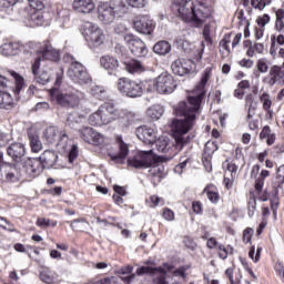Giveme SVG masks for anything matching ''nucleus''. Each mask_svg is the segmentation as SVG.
<instances>
[{
  "label": "nucleus",
  "mask_w": 284,
  "mask_h": 284,
  "mask_svg": "<svg viewBox=\"0 0 284 284\" xmlns=\"http://www.w3.org/2000/svg\"><path fill=\"white\" fill-rule=\"evenodd\" d=\"M153 52L160 57H165V54L172 52V44L165 40H161L154 44Z\"/></svg>",
  "instance_id": "4c0bfd02"
},
{
  "label": "nucleus",
  "mask_w": 284,
  "mask_h": 284,
  "mask_svg": "<svg viewBox=\"0 0 284 284\" xmlns=\"http://www.w3.org/2000/svg\"><path fill=\"white\" fill-rule=\"evenodd\" d=\"M51 101H55L61 108H79L81 99L74 91H61L57 88H53L49 91Z\"/></svg>",
  "instance_id": "9d476101"
},
{
  "label": "nucleus",
  "mask_w": 284,
  "mask_h": 284,
  "mask_svg": "<svg viewBox=\"0 0 284 284\" xmlns=\"http://www.w3.org/2000/svg\"><path fill=\"white\" fill-rule=\"evenodd\" d=\"M148 176L153 185H159V183H161V181H163V178L165 176V166L161 164H153V166L151 165Z\"/></svg>",
  "instance_id": "c85d7f7f"
},
{
  "label": "nucleus",
  "mask_w": 284,
  "mask_h": 284,
  "mask_svg": "<svg viewBox=\"0 0 284 284\" xmlns=\"http://www.w3.org/2000/svg\"><path fill=\"white\" fill-rule=\"evenodd\" d=\"M116 16V11L114 7H111L108 2H101L98 6V19L105 26L112 23L114 21V17Z\"/></svg>",
  "instance_id": "b1692460"
},
{
  "label": "nucleus",
  "mask_w": 284,
  "mask_h": 284,
  "mask_svg": "<svg viewBox=\"0 0 284 284\" xmlns=\"http://www.w3.org/2000/svg\"><path fill=\"white\" fill-rule=\"evenodd\" d=\"M100 65L109 72V74H114L119 70V60L112 55H102L100 58Z\"/></svg>",
  "instance_id": "c756f323"
},
{
  "label": "nucleus",
  "mask_w": 284,
  "mask_h": 284,
  "mask_svg": "<svg viewBox=\"0 0 284 284\" xmlns=\"http://www.w3.org/2000/svg\"><path fill=\"white\" fill-rule=\"evenodd\" d=\"M118 90L124 97H130L131 99H136L143 97L145 91V84L141 80H132L130 78H120L118 80Z\"/></svg>",
  "instance_id": "1a4fd4ad"
},
{
  "label": "nucleus",
  "mask_w": 284,
  "mask_h": 284,
  "mask_svg": "<svg viewBox=\"0 0 284 284\" xmlns=\"http://www.w3.org/2000/svg\"><path fill=\"white\" fill-rule=\"evenodd\" d=\"M132 272H134V266H132L130 264L126 266H122L118 271V274H120L122 276L121 277L122 283L132 284L134 282V278H136V276H139V274H136V271H135V273H132ZM126 274H129V275L125 276Z\"/></svg>",
  "instance_id": "c9c22d12"
},
{
  "label": "nucleus",
  "mask_w": 284,
  "mask_h": 284,
  "mask_svg": "<svg viewBox=\"0 0 284 284\" xmlns=\"http://www.w3.org/2000/svg\"><path fill=\"white\" fill-rule=\"evenodd\" d=\"M51 12L43 10L33 11L30 14V19L34 26H50V21H52V19H55V21L61 19H63V21H70V13H68V10L59 8L57 4L51 7Z\"/></svg>",
  "instance_id": "423d86ee"
},
{
  "label": "nucleus",
  "mask_w": 284,
  "mask_h": 284,
  "mask_svg": "<svg viewBox=\"0 0 284 284\" xmlns=\"http://www.w3.org/2000/svg\"><path fill=\"white\" fill-rule=\"evenodd\" d=\"M155 90L159 94H172L176 90V80L170 73H161L155 80Z\"/></svg>",
  "instance_id": "4468645a"
},
{
  "label": "nucleus",
  "mask_w": 284,
  "mask_h": 284,
  "mask_svg": "<svg viewBox=\"0 0 284 284\" xmlns=\"http://www.w3.org/2000/svg\"><path fill=\"white\" fill-rule=\"evenodd\" d=\"M28 136L31 152H33L34 154H39V152L43 150V143H41V140L36 133H28Z\"/></svg>",
  "instance_id": "79ce46f5"
},
{
  "label": "nucleus",
  "mask_w": 284,
  "mask_h": 284,
  "mask_svg": "<svg viewBox=\"0 0 284 284\" xmlns=\"http://www.w3.org/2000/svg\"><path fill=\"white\" fill-rule=\"evenodd\" d=\"M7 154L14 163H21L27 154L26 144L13 142L7 146Z\"/></svg>",
  "instance_id": "a878e982"
},
{
  "label": "nucleus",
  "mask_w": 284,
  "mask_h": 284,
  "mask_svg": "<svg viewBox=\"0 0 284 284\" xmlns=\"http://www.w3.org/2000/svg\"><path fill=\"white\" fill-rule=\"evenodd\" d=\"M67 74L71 78L73 83H79L80 85L90 83V81H92V79L90 78V73H88L85 67H83V64L78 61L71 62Z\"/></svg>",
  "instance_id": "f8f14e48"
},
{
  "label": "nucleus",
  "mask_w": 284,
  "mask_h": 284,
  "mask_svg": "<svg viewBox=\"0 0 284 284\" xmlns=\"http://www.w3.org/2000/svg\"><path fill=\"white\" fill-rule=\"evenodd\" d=\"M43 139L50 145H63V143H68V131L59 129V126H48L43 132Z\"/></svg>",
  "instance_id": "ddd939ff"
},
{
  "label": "nucleus",
  "mask_w": 284,
  "mask_h": 284,
  "mask_svg": "<svg viewBox=\"0 0 284 284\" xmlns=\"http://www.w3.org/2000/svg\"><path fill=\"white\" fill-rule=\"evenodd\" d=\"M136 115L132 111L125 109H118L116 121H121L124 128H130L134 123Z\"/></svg>",
  "instance_id": "72a5a7b5"
},
{
  "label": "nucleus",
  "mask_w": 284,
  "mask_h": 284,
  "mask_svg": "<svg viewBox=\"0 0 284 284\" xmlns=\"http://www.w3.org/2000/svg\"><path fill=\"white\" fill-rule=\"evenodd\" d=\"M24 179H34L43 172V165L39 158H28L22 165Z\"/></svg>",
  "instance_id": "a211bd4d"
},
{
  "label": "nucleus",
  "mask_w": 284,
  "mask_h": 284,
  "mask_svg": "<svg viewBox=\"0 0 284 284\" xmlns=\"http://www.w3.org/2000/svg\"><path fill=\"white\" fill-rule=\"evenodd\" d=\"M212 79V67L204 69L202 78L199 84L193 91V95L187 97V102L181 101L173 106V113L175 116H183V120L173 121L174 125V139L175 150H183L194 136L187 135V132L194 128V121H196V114L201 112V103L205 99V87L207 81Z\"/></svg>",
  "instance_id": "f257e3e1"
},
{
  "label": "nucleus",
  "mask_w": 284,
  "mask_h": 284,
  "mask_svg": "<svg viewBox=\"0 0 284 284\" xmlns=\"http://www.w3.org/2000/svg\"><path fill=\"white\" fill-rule=\"evenodd\" d=\"M202 194H206L210 202H212L214 205L221 201V194L219 193V186H216L213 183L206 184L204 190L202 191Z\"/></svg>",
  "instance_id": "f704fd0d"
},
{
  "label": "nucleus",
  "mask_w": 284,
  "mask_h": 284,
  "mask_svg": "<svg viewBox=\"0 0 284 284\" xmlns=\"http://www.w3.org/2000/svg\"><path fill=\"white\" fill-rule=\"evenodd\" d=\"M281 154H284V142H280L275 144L271 151V156L276 158V156H281Z\"/></svg>",
  "instance_id": "0e129e2a"
},
{
  "label": "nucleus",
  "mask_w": 284,
  "mask_h": 284,
  "mask_svg": "<svg viewBox=\"0 0 284 284\" xmlns=\"http://www.w3.org/2000/svg\"><path fill=\"white\" fill-rule=\"evenodd\" d=\"M122 63L129 74H143V72H150V65H148V63L134 58H124Z\"/></svg>",
  "instance_id": "412c9836"
},
{
  "label": "nucleus",
  "mask_w": 284,
  "mask_h": 284,
  "mask_svg": "<svg viewBox=\"0 0 284 284\" xmlns=\"http://www.w3.org/2000/svg\"><path fill=\"white\" fill-rule=\"evenodd\" d=\"M2 108L4 110H8L9 108H12L14 105V102L12 101V97H10V93L2 92Z\"/></svg>",
  "instance_id": "bf43d9fd"
},
{
  "label": "nucleus",
  "mask_w": 284,
  "mask_h": 284,
  "mask_svg": "<svg viewBox=\"0 0 284 284\" xmlns=\"http://www.w3.org/2000/svg\"><path fill=\"white\" fill-rule=\"evenodd\" d=\"M202 163L207 172H212V155L203 153Z\"/></svg>",
  "instance_id": "69168bd1"
},
{
  "label": "nucleus",
  "mask_w": 284,
  "mask_h": 284,
  "mask_svg": "<svg viewBox=\"0 0 284 284\" xmlns=\"http://www.w3.org/2000/svg\"><path fill=\"white\" fill-rule=\"evenodd\" d=\"M68 159H69V163H74L77 159H79V146L77 144H73L71 146Z\"/></svg>",
  "instance_id": "e2e57ef3"
},
{
  "label": "nucleus",
  "mask_w": 284,
  "mask_h": 284,
  "mask_svg": "<svg viewBox=\"0 0 284 284\" xmlns=\"http://www.w3.org/2000/svg\"><path fill=\"white\" fill-rule=\"evenodd\" d=\"M270 207L273 214L274 221L278 219V207H281V197L278 196V190L275 191L273 196L270 199Z\"/></svg>",
  "instance_id": "a19ab883"
},
{
  "label": "nucleus",
  "mask_w": 284,
  "mask_h": 284,
  "mask_svg": "<svg viewBox=\"0 0 284 284\" xmlns=\"http://www.w3.org/2000/svg\"><path fill=\"white\" fill-rule=\"evenodd\" d=\"M95 8L93 0H73L72 2V9L80 14H90Z\"/></svg>",
  "instance_id": "cd10ccee"
},
{
  "label": "nucleus",
  "mask_w": 284,
  "mask_h": 284,
  "mask_svg": "<svg viewBox=\"0 0 284 284\" xmlns=\"http://www.w3.org/2000/svg\"><path fill=\"white\" fill-rule=\"evenodd\" d=\"M223 166L226 168V172H230L232 179H236V173L239 172V165L236 163L225 160Z\"/></svg>",
  "instance_id": "3c124183"
},
{
  "label": "nucleus",
  "mask_w": 284,
  "mask_h": 284,
  "mask_svg": "<svg viewBox=\"0 0 284 284\" xmlns=\"http://www.w3.org/2000/svg\"><path fill=\"white\" fill-rule=\"evenodd\" d=\"M217 252V256L219 258H221L222 261L227 260V257L230 256V254H234V247H232V245H223L220 244L216 248Z\"/></svg>",
  "instance_id": "49530a36"
},
{
  "label": "nucleus",
  "mask_w": 284,
  "mask_h": 284,
  "mask_svg": "<svg viewBox=\"0 0 284 284\" xmlns=\"http://www.w3.org/2000/svg\"><path fill=\"white\" fill-rule=\"evenodd\" d=\"M28 3L33 12L45 10V4L43 3V0H28Z\"/></svg>",
  "instance_id": "13d9d810"
},
{
  "label": "nucleus",
  "mask_w": 284,
  "mask_h": 284,
  "mask_svg": "<svg viewBox=\"0 0 284 284\" xmlns=\"http://www.w3.org/2000/svg\"><path fill=\"white\" fill-rule=\"evenodd\" d=\"M1 170L4 173L7 183H17L18 181H21V179H26L23 171L19 170L17 164L6 163L3 160H1Z\"/></svg>",
  "instance_id": "aec40b11"
},
{
  "label": "nucleus",
  "mask_w": 284,
  "mask_h": 284,
  "mask_svg": "<svg viewBox=\"0 0 284 284\" xmlns=\"http://www.w3.org/2000/svg\"><path fill=\"white\" fill-rule=\"evenodd\" d=\"M272 11L275 13V27L276 32H284V9L276 7L272 8Z\"/></svg>",
  "instance_id": "58836bf2"
},
{
  "label": "nucleus",
  "mask_w": 284,
  "mask_h": 284,
  "mask_svg": "<svg viewBox=\"0 0 284 284\" xmlns=\"http://www.w3.org/2000/svg\"><path fill=\"white\" fill-rule=\"evenodd\" d=\"M225 276L229 278L231 284H241V281H243V274L239 273L235 275L234 278V268L229 267L225 270Z\"/></svg>",
  "instance_id": "09e8293b"
},
{
  "label": "nucleus",
  "mask_w": 284,
  "mask_h": 284,
  "mask_svg": "<svg viewBox=\"0 0 284 284\" xmlns=\"http://www.w3.org/2000/svg\"><path fill=\"white\" fill-rule=\"evenodd\" d=\"M40 161L43 165V170H50L57 165V161L59 160V155L54 151L47 150L40 155Z\"/></svg>",
  "instance_id": "7c9ffc66"
},
{
  "label": "nucleus",
  "mask_w": 284,
  "mask_h": 284,
  "mask_svg": "<svg viewBox=\"0 0 284 284\" xmlns=\"http://www.w3.org/2000/svg\"><path fill=\"white\" fill-rule=\"evenodd\" d=\"M115 145L118 148V153H109V156L113 163L123 165L128 159V154H130V144L125 143L123 135H115Z\"/></svg>",
  "instance_id": "2eb2a0df"
},
{
  "label": "nucleus",
  "mask_w": 284,
  "mask_h": 284,
  "mask_svg": "<svg viewBox=\"0 0 284 284\" xmlns=\"http://www.w3.org/2000/svg\"><path fill=\"white\" fill-rule=\"evenodd\" d=\"M125 41L134 57L141 58L148 55V47L145 45V42L141 40V38L128 34L125 37Z\"/></svg>",
  "instance_id": "6ab92c4d"
},
{
  "label": "nucleus",
  "mask_w": 284,
  "mask_h": 284,
  "mask_svg": "<svg viewBox=\"0 0 284 284\" xmlns=\"http://www.w3.org/2000/svg\"><path fill=\"white\" fill-rule=\"evenodd\" d=\"M81 32L90 50H98L105 45V32L98 24L87 21L81 26Z\"/></svg>",
  "instance_id": "39448f33"
},
{
  "label": "nucleus",
  "mask_w": 284,
  "mask_h": 284,
  "mask_svg": "<svg viewBox=\"0 0 284 284\" xmlns=\"http://www.w3.org/2000/svg\"><path fill=\"white\" fill-rule=\"evenodd\" d=\"M263 83L268 85V88H274V85H283L284 83V70L278 65L271 67L268 74L263 78Z\"/></svg>",
  "instance_id": "4be33fe9"
},
{
  "label": "nucleus",
  "mask_w": 284,
  "mask_h": 284,
  "mask_svg": "<svg viewBox=\"0 0 284 284\" xmlns=\"http://www.w3.org/2000/svg\"><path fill=\"white\" fill-rule=\"evenodd\" d=\"M105 143V135L101 134L97 131H93V135L91 138V145H103Z\"/></svg>",
  "instance_id": "6e6d98bb"
},
{
  "label": "nucleus",
  "mask_w": 284,
  "mask_h": 284,
  "mask_svg": "<svg viewBox=\"0 0 284 284\" xmlns=\"http://www.w3.org/2000/svg\"><path fill=\"white\" fill-rule=\"evenodd\" d=\"M156 163H159V159L152 150L140 151L126 160L128 168H134V170H148V168H152Z\"/></svg>",
  "instance_id": "6e6552de"
},
{
  "label": "nucleus",
  "mask_w": 284,
  "mask_h": 284,
  "mask_svg": "<svg viewBox=\"0 0 284 284\" xmlns=\"http://www.w3.org/2000/svg\"><path fill=\"white\" fill-rule=\"evenodd\" d=\"M10 79H13L16 83L14 94H19L26 88V79L16 71L2 70L1 88H9L11 83Z\"/></svg>",
  "instance_id": "dca6fc26"
},
{
  "label": "nucleus",
  "mask_w": 284,
  "mask_h": 284,
  "mask_svg": "<svg viewBox=\"0 0 284 284\" xmlns=\"http://www.w3.org/2000/svg\"><path fill=\"white\" fill-rule=\"evenodd\" d=\"M174 265L168 262H164L162 266H140L136 268L138 276H155L153 278L154 284H170L168 282V272H172ZM156 274H159L156 276Z\"/></svg>",
  "instance_id": "0eeeda50"
},
{
  "label": "nucleus",
  "mask_w": 284,
  "mask_h": 284,
  "mask_svg": "<svg viewBox=\"0 0 284 284\" xmlns=\"http://www.w3.org/2000/svg\"><path fill=\"white\" fill-rule=\"evenodd\" d=\"M260 103L262 104V109L266 112L265 118L268 120L274 119V111L272 110V95L267 92H263L260 94Z\"/></svg>",
  "instance_id": "2f4dec72"
},
{
  "label": "nucleus",
  "mask_w": 284,
  "mask_h": 284,
  "mask_svg": "<svg viewBox=\"0 0 284 284\" xmlns=\"http://www.w3.org/2000/svg\"><path fill=\"white\" fill-rule=\"evenodd\" d=\"M146 205H149V207H158V205H165V201L158 195H151L146 200Z\"/></svg>",
  "instance_id": "603ef678"
},
{
  "label": "nucleus",
  "mask_w": 284,
  "mask_h": 284,
  "mask_svg": "<svg viewBox=\"0 0 284 284\" xmlns=\"http://www.w3.org/2000/svg\"><path fill=\"white\" fill-rule=\"evenodd\" d=\"M133 28L135 29V32H139L140 34L150 36L154 32L156 23L148 14L138 16L133 20Z\"/></svg>",
  "instance_id": "f3484780"
},
{
  "label": "nucleus",
  "mask_w": 284,
  "mask_h": 284,
  "mask_svg": "<svg viewBox=\"0 0 284 284\" xmlns=\"http://www.w3.org/2000/svg\"><path fill=\"white\" fill-rule=\"evenodd\" d=\"M277 187H283L284 185V165H281L276 172Z\"/></svg>",
  "instance_id": "338daca9"
},
{
  "label": "nucleus",
  "mask_w": 284,
  "mask_h": 284,
  "mask_svg": "<svg viewBox=\"0 0 284 284\" xmlns=\"http://www.w3.org/2000/svg\"><path fill=\"white\" fill-rule=\"evenodd\" d=\"M216 150H219V144H216L214 141H209L204 145L203 154H209L212 156Z\"/></svg>",
  "instance_id": "4d7b16f0"
},
{
  "label": "nucleus",
  "mask_w": 284,
  "mask_h": 284,
  "mask_svg": "<svg viewBox=\"0 0 284 284\" xmlns=\"http://www.w3.org/2000/svg\"><path fill=\"white\" fill-rule=\"evenodd\" d=\"M163 112H165L163 106L160 104H155L146 110V116L151 119V121H159V119L163 116Z\"/></svg>",
  "instance_id": "ea45409f"
},
{
  "label": "nucleus",
  "mask_w": 284,
  "mask_h": 284,
  "mask_svg": "<svg viewBox=\"0 0 284 284\" xmlns=\"http://www.w3.org/2000/svg\"><path fill=\"white\" fill-rule=\"evenodd\" d=\"M135 134L138 139L146 145H154V143H156V139H159L156 131L148 125L136 128Z\"/></svg>",
  "instance_id": "393cba45"
},
{
  "label": "nucleus",
  "mask_w": 284,
  "mask_h": 284,
  "mask_svg": "<svg viewBox=\"0 0 284 284\" xmlns=\"http://www.w3.org/2000/svg\"><path fill=\"white\" fill-rule=\"evenodd\" d=\"M251 6L254 10H260L263 12L267 6H272V0H251Z\"/></svg>",
  "instance_id": "8fccbe9b"
},
{
  "label": "nucleus",
  "mask_w": 284,
  "mask_h": 284,
  "mask_svg": "<svg viewBox=\"0 0 284 284\" xmlns=\"http://www.w3.org/2000/svg\"><path fill=\"white\" fill-rule=\"evenodd\" d=\"M192 163H194V159L192 156L180 158V163L178 165H175V168H174L175 174H181L183 172V170L185 168H187V165H192Z\"/></svg>",
  "instance_id": "de8ad7c7"
},
{
  "label": "nucleus",
  "mask_w": 284,
  "mask_h": 284,
  "mask_svg": "<svg viewBox=\"0 0 284 284\" xmlns=\"http://www.w3.org/2000/svg\"><path fill=\"white\" fill-rule=\"evenodd\" d=\"M260 141H265L266 145L272 146L276 143V132L271 125H264L260 132Z\"/></svg>",
  "instance_id": "473e14b6"
},
{
  "label": "nucleus",
  "mask_w": 284,
  "mask_h": 284,
  "mask_svg": "<svg viewBox=\"0 0 284 284\" xmlns=\"http://www.w3.org/2000/svg\"><path fill=\"white\" fill-rule=\"evenodd\" d=\"M23 44L19 41L6 39L2 43V57H17L21 52Z\"/></svg>",
  "instance_id": "bb28decb"
},
{
  "label": "nucleus",
  "mask_w": 284,
  "mask_h": 284,
  "mask_svg": "<svg viewBox=\"0 0 284 284\" xmlns=\"http://www.w3.org/2000/svg\"><path fill=\"white\" fill-rule=\"evenodd\" d=\"M85 284H112V277L93 278L87 282Z\"/></svg>",
  "instance_id": "774afa93"
},
{
  "label": "nucleus",
  "mask_w": 284,
  "mask_h": 284,
  "mask_svg": "<svg viewBox=\"0 0 284 284\" xmlns=\"http://www.w3.org/2000/svg\"><path fill=\"white\" fill-rule=\"evenodd\" d=\"M192 0H172L171 10L186 23H193L195 28H202L203 23L212 17V7L199 4L194 7ZM191 3V4H190Z\"/></svg>",
  "instance_id": "f03ea898"
},
{
  "label": "nucleus",
  "mask_w": 284,
  "mask_h": 284,
  "mask_svg": "<svg viewBox=\"0 0 284 284\" xmlns=\"http://www.w3.org/2000/svg\"><path fill=\"white\" fill-rule=\"evenodd\" d=\"M267 176H270V171L262 170L260 176L255 180L254 189L248 191L247 214L251 217L254 216V212L256 211V199L257 201H262V203L270 201V192H267V190L263 191V187H265V179H267Z\"/></svg>",
  "instance_id": "7ed1b4c3"
},
{
  "label": "nucleus",
  "mask_w": 284,
  "mask_h": 284,
  "mask_svg": "<svg viewBox=\"0 0 284 284\" xmlns=\"http://www.w3.org/2000/svg\"><path fill=\"white\" fill-rule=\"evenodd\" d=\"M192 266L190 264L186 265H182L180 267H178L176 270H174L172 272L173 276H180V278H183L185 281V278H187V270H190Z\"/></svg>",
  "instance_id": "864d4df0"
},
{
  "label": "nucleus",
  "mask_w": 284,
  "mask_h": 284,
  "mask_svg": "<svg viewBox=\"0 0 284 284\" xmlns=\"http://www.w3.org/2000/svg\"><path fill=\"white\" fill-rule=\"evenodd\" d=\"M230 43H232V32L225 33L223 39L220 41V53L222 59H227V57L232 54Z\"/></svg>",
  "instance_id": "e433bc0d"
},
{
  "label": "nucleus",
  "mask_w": 284,
  "mask_h": 284,
  "mask_svg": "<svg viewBox=\"0 0 284 284\" xmlns=\"http://www.w3.org/2000/svg\"><path fill=\"white\" fill-rule=\"evenodd\" d=\"M256 114H251L247 113L246 115V123H248V129L252 130L253 132L258 129V120L254 119Z\"/></svg>",
  "instance_id": "680f3d73"
},
{
  "label": "nucleus",
  "mask_w": 284,
  "mask_h": 284,
  "mask_svg": "<svg viewBox=\"0 0 284 284\" xmlns=\"http://www.w3.org/2000/svg\"><path fill=\"white\" fill-rule=\"evenodd\" d=\"M33 75L37 83H40V85H45V83L50 81V73H48V71H41Z\"/></svg>",
  "instance_id": "5fc2aeb1"
},
{
  "label": "nucleus",
  "mask_w": 284,
  "mask_h": 284,
  "mask_svg": "<svg viewBox=\"0 0 284 284\" xmlns=\"http://www.w3.org/2000/svg\"><path fill=\"white\" fill-rule=\"evenodd\" d=\"M118 109L112 102H104L98 110L91 113L88 118L89 125L93 128H102V125H110L116 121Z\"/></svg>",
  "instance_id": "20e7f679"
},
{
  "label": "nucleus",
  "mask_w": 284,
  "mask_h": 284,
  "mask_svg": "<svg viewBox=\"0 0 284 284\" xmlns=\"http://www.w3.org/2000/svg\"><path fill=\"white\" fill-rule=\"evenodd\" d=\"M37 54H40L43 61H53V63H58V61H61V52L52 48L50 41H44L43 44L40 47V50L37 51Z\"/></svg>",
  "instance_id": "5701e85b"
},
{
  "label": "nucleus",
  "mask_w": 284,
  "mask_h": 284,
  "mask_svg": "<svg viewBox=\"0 0 284 284\" xmlns=\"http://www.w3.org/2000/svg\"><path fill=\"white\" fill-rule=\"evenodd\" d=\"M155 143L158 152H162V154H169L170 150H172V143H170V139L158 138Z\"/></svg>",
  "instance_id": "c03bdc74"
},
{
  "label": "nucleus",
  "mask_w": 284,
  "mask_h": 284,
  "mask_svg": "<svg viewBox=\"0 0 284 284\" xmlns=\"http://www.w3.org/2000/svg\"><path fill=\"white\" fill-rule=\"evenodd\" d=\"M173 74L178 77H187V74H196V62L192 59L179 58L171 64Z\"/></svg>",
  "instance_id": "9b49d317"
},
{
  "label": "nucleus",
  "mask_w": 284,
  "mask_h": 284,
  "mask_svg": "<svg viewBox=\"0 0 284 284\" xmlns=\"http://www.w3.org/2000/svg\"><path fill=\"white\" fill-rule=\"evenodd\" d=\"M91 94L94 97V99H98L99 101H108V99H110V97L108 95V90H105V88L101 85L92 87Z\"/></svg>",
  "instance_id": "37998d69"
},
{
  "label": "nucleus",
  "mask_w": 284,
  "mask_h": 284,
  "mask_svg": "<svg viewBox=\"0 0 284 284\" xmlns=\"http://www.w3.org/2000/svg\"><path fill=\"white\" fill-rule=\"evenodd\" d=\"M256 101L254 98V93H248L245 97V108L247 109V113L250 116H252V114H256Z\"/></svg>",
  "instance_id": "a18cd8bd"
},
{
  "label": "nucleus",
  "mask_w": 284,
  "mask_h": 284,
  "mask_svg": "<svg viewBox=\"0 0 284 284\" xmlns=\"http://www.w3.org/2000/svg\"><path fill=\"white\" fill-rule=\"evenodd\" d=\"M93 134H94V129L90 126L84 128L81 132V139L84 140L85 143H91Z\"/></svg>",
  "instance_id": "052dcab7"
}]
</instances>
